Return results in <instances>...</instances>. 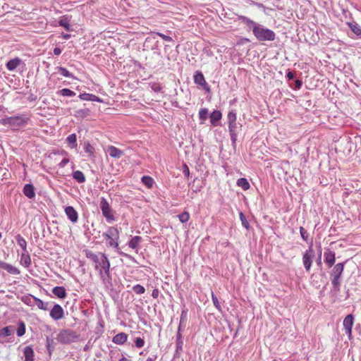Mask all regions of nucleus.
I'll list each match as a JSON object with an SVG mask.
<instances>
[{
  "mask_svg": "<svg viewBox=\"0 0 361 361\" xmlns=\"http://www.w3.org/2000/svg\"><path fill=\"white\" fill-rule=\"evenodd\" d=\"M86 257L94 263V268L99 271L101 279H104V275L109 276L110 262L105 254L96 255L87 251Z\"/></svg>",
  "mask_w": 361,
  "mask_h": 361,
  "instance_id": "1",
  "label": "nucleus"
},
{
  "mask_svg": "<svg viewBox=\"0 0 361 361\" xmlns=\"http://www.w3.org/2000/svg\"><path fill=\"white\" fill-rule=\"evenodd\" d=\"M252 33L258 41H274L276 33L271 29L257 23L253 28Z\"/></svg>",
  "mask_w": 361,
  "mask_h": 361,
  "instance_id": "2",
  "label": "nucleus"
},
{
  "mask_svg": "<svg viewBox=\"0 0 361 361\" xmlns=\"http://www.w3.org/2000/svg\"><path fill=\"white\" fill-rule=\"evenodd\" d=\"M29 118L23 114L20 116L6 117L2 118L0 123L4 125L11 128L14 130H17L27 124Z\"/></svg>",
  "mask_w": 361,
  "mask_h": 361,
  "instance_id": "3",
  "label": "nucleus"
},
{
  "mask_svg": "<svg viewBox=\"0 0 361 361\" xmlns=\"http://www.w3.org/2000/svg\"><path fill=\"white\" fill-rule=\"evenodd\" d=\"M345 263L344 262L335 264L330 273L331 284L334 290L336 292L340 291L341 277L344 270Z\"/></svg>",
  "mask_w": 361,
  "mask_h": 361,
  "instance_id": "4",
  "label": "nucleus"
},
{
  "mask_svg": "<svg viewBox=\"0 0 361 361\" xmlns=\"http://www.w3.org/2000/svg\"><path fill=\"white\" fill-rule=\"evenodd\" d=\"M79 335L73 330L63 329L57 334L56 340L63 344H69L75 342Z\"/></svg>",
  "mask_w": 361,
  "mask_h": 361,
  "instance_id": "5",
  "label": "nucleus"
},
{
  "mask_svg": "<svg viewBox=\"0 0 361 361\" xmlns=\"http://www.w3.org/2000/svg\"><path fill=\"white\" fill-rule=\"evenodd\" d=\"M103 237L108 241L109 246L118 249L119 231L117 228L109 227L107 231L103 233Z\"/></svg>",
  "mask_w": 361,
  "mask_h": 361,
  "instance_id": "6",
  "label": "nucleus"
},
{
  "mask_svg": "<svg viewBox=\"0 0 361 361\" xmlns=\"http://www.w3.org/2000/svg\"><path fill=\"white\" fill-rule=\"evenodd\" d=\"M100 209L103 216L106 219L109 223L115 220L113 210L111 209L108 201L104 197L101 198Z\"/></svg>",
  "mask_w": 361,
  "mask_h": 361,
  "instance_id": "7",
  "label": "nucleus"
},
{
  "mask_svg": "<svg viewBox=\"0 0 361 361\" xmlns=\"http://www.w3.org/2000/svg\"><path fill=\"white\" fill-rule=\"evenodd\" d=\"M314 257V251L312 248V245H310L307 250L302 256V262L303 265L305 267V269L307 271H309L310 270L312 264V259Z\"/></svg>",
  "mask_w": 361,
  "mask_h": 361,
  "instance_id": "8",
  "label": "nucleus"
},
{
  "mask_svg": "<svg viewBox=\"0 0 361 361\" xmlns=\"http://www.w3.org/2000/svg\"><path fill=\"white\" fill-rule=\"evenodd\" d=\"M241 128V125L237 122L228 123V130L231 136L233 147H235L237 136L239 129Z\"/></svg>",
  "mask_w": 361,
  "mask_h": 361,
  "instance_id": "9",
  "label": "nucleus"
},
{
  "mask_svg": "<svg viewBox=\"0 0 361 361\" xmlns=\"http://www.w3.org/2000/svg\"><path fill=\"white\" fill-rule=\"evenodd\" d=\"M50 317L54 320H60L64 317V310L58 304L54 305L50 311Z\"/></svg>",
  "mask_w": 361,
  "mask_h": 361,
  "instance_id": "10",
  "label": "nucleus"
},
{
  "mask_svg": "<svg viewBox=\"0 0 361 361\" xmlns=\"http://www.w3.org/2000/svg\"><path fill=\"white\" fill-rule=\"evenodd\" d=\"M194 82L195 83L202 86L207 92L210 91L209 86L206 82L203 74L200 71H196L194 75Z\"/></svg>",
  "mask_w": 361,
  "mask_h": 361,
  "instance_id": "11",
  "label": "nucleus"
},
{
  "mask_svg": "<svg viewBox=\"0 0 361 361\" xmlns=\"http://www.w3.org/2000/svg\"><path fill=\"white\" fill-rule=\"evenodd\" d=\"M354 317L353 314H348L343 319V326L345 331V333L350 336L352 334V327L353 325Z\"/></svg>",
  "mask_w": 361,
  "mask_h": 361,
  "instance_id": "12",
  "label": "nucleus"
},
{
  "mask_svg": "<svg viewBox=\"0 0 361 361\" xmlns=\"http://www.w3.org/2000/svg\"><path fill=\"white\" fill-rule=\"evenodd\" d=\"M65 213L68 218L73 222L76 223L78 219V214L76 210L71 206L65 208Z\"/></svg>",
  "mask_w": 361,
  "mask_h": 361,
  "instance_id": "13",
  "label": "nucleus"
},
{
  "mask_svg": "<svg viewBox=\"0 0 361 361\" xmlns=\"http://www.w3.org/2000/svg\"><path fill=\"white\" fill-rule=\"evenodd\" d=\"M324 261L329 267H331L336 261L335 252L327 250L324 254Z\"/></svg>",
  "mask_w": 361,
  "mask_h": 361,
  "instance_id": "14",
  "label": "nucleus"
},
{
  "mask_svg": "<svg viewBox=\"0 0 361 361\" xmlns=\"http://www.w3.org/2000/svg\"><path fill=\"white\" fill-rule=\"evenodd\" d=\"M0 268L6 270L9 274L13 275H17L20 274V270L18 268L2 261H0Z\"/></svg>",
  "mask_w": 361,
  "mask_h": 361,
  "instance_id": "15",
  "label": "nucleus"
},
{
  "mask_svg": "<svg viewBox=\"0 0 361 361\" xmlns=\"http://www.w3.org/2000/svg\"><path fill=\"white\" fill-rule=\"evenodd\" d=\"M106 152L109 154L110 157L113 158H121L123 154V152L119 149L118 148L114 147V146H109L106 148Z\"/></svg>",
  "mask_w": 361,
  "mask_h": 361,
  "instance_id": "16",
  "label": "nucleus"
},
{
  "mask_svg": "<svg viewBox=\"0 0 361 361\" xmlns=\"http://www.w3.org/2000/svg\"><path fill=\"white\" fill-rule=\"evenodd\" d=\"M128 335L126 333H119L114 336L112 341L118 345L125 343L127 341Z\"/></svg>",
  "mask_w": 361,
  "mask_h": 361,
  "instance_id": "17",
  "label": "nucleus"
},
{
  "mask_svg": "<svg viewBox=\"0 0 361 361\" xmlns=\"http://www.w3.org/2000/svg\"><path fill=\"white\" fill-rule=\"evenodd\" d=\"M210 122L212 126H216L217 122L221 120L222 114L220 111L214 110L210 114Z\"/></svg>",
  "mask_w": 361,
  "mask_h": 361,
  "instance_id": "18",
  "label": "nucleus"
},
{
  "mask_svg": "<svg viewBox=\"0 0 361 361\" xmlns=\"http://www.w3.org/2000/svg\"><path fill=\"white\" fill-rule=\"evenodd\" d=\"M238 19L239 20H241L245 24H246V25L249 27V29H252V30H253V28L258 23L253 21L252 20L250 19L249 18H247L245 16H238Z\"/></svg>",
  "mask_w": 361,
  "mask_h": 361,
  "instance_id": "19",
  "label": "nucleus"
},
{
  "mask_svg": "<svg viewBox=\"0 0 361 361\" xmlns=\"http://www.w3.org/2000/svg\"><path fill=\"white\" fill-rule=\"evenodd\" d=\"M23 192L28 198H33L35 196L34 187L32 184H26L23 188Z\"/></svg>",
  "mask_w": 361,
  "mask_h": 361,
  "instance_id": "20",
  "label": "nucleus"
},
{
  "mask_svg": "<svg viewBox=\"0 0 361 361\" xmlns=\"http://www.w3.org/2000/svg\"><path fill=\"white\" fill-rule=\"evenodd\" d=\"M25 356L24 361H33L34 360V351L30 346H26L23 350Z\"/></svg>",
  "mask_w": 361,
  "mask_h": 361,
  "instance_id": "21",
  "label": "nucleus"
},
{
  "mask_svg": "<svg viewBox=\"0 0 361 361\" xmlns=\"http://www.w3.org/2000/svg\"><path fill=\"white\" fill-rule=\"evenodd\" d=\"M20 63H21V59H20L18 57L15 58L13 59L10 60L9 61H8V63H6V68L9 71H13L20 65Z\"/></svg>",
  "mask_w": 361,
  "mask_h": 361,
  "instance_id": "22",
  "label": "nucleus"
},
{
  "mask_svg": "<svg viewBox=\"0 0 361 361\" xmlns=\"http://www.w3.org/2000/svg\"><path fill=\"white\" fill-rule=\"evenodd\" d=\"M52 293L59 298H64L66 296V289L62 286L54 287Z\"/></svg>",
  "mask_w": 361,
  "mask_h": 361,
  "instance_id": "23",
  "label": "nucleus"
},
{
  "mask_svg": "<svg viewBox=\"0 0 361 361\" xmlns=\"http://www.w3.org/2000/svg\"><path fill=\"white\" fill-rule=\"evenodd\" d=\"M79 97L82 100L85 101H92V102H101V99L96 95L88 94V93H82L79 95Z\"/></svg>",
  "mask_w": 361,
  "mask_h": 361,
  "instance_id": "24",
  "label": "nucleus"
},
{
  "mask_svg": "<svg viewBox=\"0 0 361 361\" xmlns=\"http://www.w3.org/2000/svg\"><path fill=\"white\" fill-rule=\"evenodd\" d=\"M20 263L25 267H28L31 264V259L28 252H23L20 257Z\"/></svg>",
  "mask_w": 361,
  "mask_h": 361,
  "instance_id": "25",
  "label": "nucleus"
},
{
  "mask_svg": "<svg viewBox=\"0 0 361 361\" xmlns=\"http://www.w3.org/2000/svg\"><path fill=\"white\" fill-rule=\"evenodd\" d=\"M14 332V327L12 326H6L0 330V337H6L12 335Z\"/></svg>",
  "mask_w": 361,
  "mask_h": 361,
  "instance_id": "26",
  "label": "nucleus"
},
{
  "mask_svg": "<svg viewBox=\"0 0 361 361\" xmlns=\"http://www.w3.org/2000/svg\"><path fill=\"white\" fill-rule=\"evenodd\" d=\"M34 300L35 305L40 310H49V303L44 302L42 300L34 297Z\"/></svg>",
  "mask_w": 361,
  "mask_h": 361,
  "instance_id": "27",
  "label": "nucleus"
},
{
  "mask_svg": "<svg viewBox=\"0 0 361 361\" xmlns=\"http://www.w3.org/2000/svg\"><path fill=\"white\" fill-rule=\"evenodd\" d=\"M73 177L79 183H82L85 181V176L84 173L80 171H75L73 173Z\"/></svg>",
  "mask_w": 361,
  "mask_h": 361,
  "instance_id": "28",
  "label": "nucleus"
},
{
  "mask_svg": "<svg viewBox=\"0 0 361 361\" xmlns=\"http://www.w3.org/2000/svg\"><path fill=\"white\" fill-rule=\"evenodd\" d=\"M142 238L140 236H135L131 238L128 243V245L132 249H137L140 243L141 242Z\"/></svg>",
  "mask_w": 361,
  "mask_h": 361,
  "instance_id": "29",
  "label": "nucleus"
},
{
  "mask_svg": "<svg viewBox=\"0 0 361 361\" xmlns=\"http://www.w3.org/2000/svg\"><path fill=\"white\" fill-rule=\"evenodd\" d=\"M237 185L247 190L250 188V185L248 180L245 178H240L237 180Z\"/></svg>",
  "mask_w": 361,
  "mask_h": 361,
  "instance_id": "30",
  "label": "nucleus"
},
{
  "mask_svg": "<svg viewBox=\"0 0 361 361\" xmlns=\"http://www.w3.org/2000/svg\"><path fill=\"white\" fill-rule=\"evenodd\" d=\"M350 30L357 36H361V27L355 23H347Z\"/></svg>",
  "mask_w": 361,
  "mask_h": 361,
  "instance_id": "31",
  "label": "nucleus"
},
{
  "mask_svg": "<svg viewBox=\"0 0 361 361\" xmlns=\"http://www.w3.org/2000/svg\"><path fill=\"white\" fill-rule=\"evenodd\" d=\"M16 241L18 245L22 248L23 251L27 252V243L25 240L20 235L16 236Z\"/></svg>",
  "mask_w": 361,
  "mask_h": 361,
  "instance_id": "32",
  "label": "nucleus"
},
{
  "mask_svg": "<svg viewBox=\"0 0 361 361\" xmlns=\"http://www.w3.org/2000/svg\"><path fill=\"white\" fill-rule=\"evenodd\" d=\"M69 19L67 16H63L59 21V24L60 26L64 27L66 30H70V24Z\"/></svg>",
  "mask_w": 361,
  "mask_h": 361,
  "instance_id": "33",
  "label": "nucleus"
},
{
  "mask_svg": "<svg viewBox=\"0 0 361 361\" xmlns=\"http://www.w3.org/2000/svg\"><path fill=\"white\" fill-rule=\"evenodd\" d=\"M66 141L71 145V148H75L77 147V139L75 134L73 133L68 135L66 138Z\"/></svg>",
  "mask_w": 361,
  "mask_h": 361,
  "instance_id": "34",
  "label": "nucleus"
},
{
  "mask_svg": "<svg viewBox=\"0 0 361 361\" xmlns=\"http://www.w3.org/2000/svg\"><path fill=\"white\" fill-rule=\"evenodd\" d=\"M208 117V109L206 108L201 109L199 111V118L201 121L200 123H204Z\"/></svg>",
  "mask_w": 361,
  "mask_h": 361,
  "instance_id": "35",
  "label": "nucleus"
},
{
  "mask_svg": "<svg viewBox=\"0 0 361 361\" xmlns=\"http://www.w3.org/2000/svg\"><path fill=\"white\" fill-rule=\"evenodd\" d=\"M142 182L148 188H151L153 185L154 180L149 176H143Z\"/></svg>",
  "mask_w": 361,
  "mask_h": 361,
  "instance_id": "36",
  "label": "nucleus"
},
{
  "mask_svg": "<svg viewBox=\"0 0 361 361\" xmlns=\"http://www.w3.org/2000/svg\"><path fill=\"white\" fill-rule=\"evenodd\" d=\"M25 333V325L23 322H20L17 329V335L20 337Z\"/></svg>",
  "mask_w": 361,
  "mask_h": 361,
  "instance_id": "37",
  "label": "nucleus"
},
{
  "mask_svg": "<svg viewBox=\"0 0 361 361\" xmlns=\"http://www.w3.org/2000/svg\"><path fill=\"white\" fill-rule=\"evenodd\" d=\"M57 70L59 73L64 77L73 78V75L66 68L63 67H57Z\"/></svg>",
  "mask_w": 361,
  "mask_h": 361,
  "instance_id": "38",
  "label": "nucleus"
},
{
  "mask_svg": "<svg viewBox=\"0 0 361 361\" xmlns=\"http://www.w3.org/2000/svg\"><path fill=\"white\" fill-rule=\"evenodd\" d=\"M239 216H240V219L241 221V223L243 224V226L246 228V229H249L250 228V224L246 219V216H245V214L243 213V212H240L239 214Z\"/></svg>",
  "mask_w": 361,
  "mask_h": 361,
  "instance_id": "39",
  "label": "nucleus"
},
{
  "mask_svg": "<svg viewBox=\"0 0 361 361\" xmlns=\"http://www.w3.org/2000/svg\"><path fill=\"white\" fill-rule=\"evenodd\" d=\"M227 117H228V123L236 122L237 116H236L235 110H232V111H229Z\"/></svg>",
  "mask_w": 361,
  "mask_h": 361,
  "instance_id": "40",
  "label": "nucleus"
},
{
  "mask_svg": "<svg viewBox=\"0 0 361 361\" xmlns=\"http://www.w3.org/2000/svg\"><path fill=\"white\" fill-rule=\"evenodd\" d=\"M61 94L63 95V96H65V97H73V96H75V93L68 89V88H64V89H62L61 91Z\"/></svg>",
  "mask_w": 361,
  "mask_h": 361,
  "instance_id": "41",
  "label": "nucleus"
},
{
  "mask_svg": "<svg viewBox=\"0 0 361 361\" xmlns=\"http://www.w3.org/2000/svg\"><path fill=\"white\" fill-rule=\"evenodd\" d=\"M133 290L135 293L139 294V295L144 293L145 291V288L142 286L139 285V284L134 286L133 287Z\"/></svg>",
  "mask_w": 361,
  "mask_h": 361,
  "instance_id": "42",
  "label": "nucleus"
},
{
  "mask_svg": "<svg viewBox=\"0 0 361 361\" xmlns=\"http://www.w3.org/2000/svg\"><path fill=\"white\" fill-rule=\"evenodd\" d=\"M300 233L301 238L305 241L307 242L308 240V237H309V234H308L307 231L302 226H300Z\"/></svg>",
  "mask_w": 361,
  "mask_h": 361,
  "instance_id": "43",
  "label": "nucleus"
},
{
  "mask_svg": "<svg viewBox=\"0 0 361 361\" xmlns=\"http://www.w3.org/2000/svg\"><path fill=\"white\" fill-rule=\"evenodd\" d=\"M212 302H213L214 305L216 307V309L220 310H221V305L219 303V301L217 297L213 293H212Z\"/></svg>",
  "mask_w": 361,
  "mask_h": 361,
  "instance_id": "44",
  "label": "nucleus"
},
{
  "mask_svg": "<svg viewBox=\"0 0 361 361\" xmlns=\"http://www.w3.org/2000/svg\"><path fill=\"white\" fill-rule=\"evenodd\" d=\"M134 342H135V346L138 348H141L145 345V341L141 338H136Z\"/></svg>",
  "mask_w": 361,
  "mask_h": 361,
  "instance_id": "45",
  "label": "nucleus"
},
{
  "mask_svg": "<svg viewBox=\"0 0 361 361\" xmlns=\"http://www.w3.org/2000/svg\"><path fill=\"white\" fill-rule=\"evenodd\" d=\"M182 172L183 173V174L188 177L189 175H190V171H189V168L188 166L186 165V164H183L182 165Z\"/></svg>",
  "mask_w": 361,
  "mask_h": 361,
  "instance_id": "46",
  "label": "nucleus"
},
{
  "mask_svg": "<svg viewBox=\"0 0 361 361\" xmlns=\"http://www.w3.org/2000/svg\"><path fill=\"white\" fill-rule=\"evenodd\" d=\"M302 82L301 80L300 79H296L295 81H294V88L295 90H299L302 87Z\"/></svg>",
  "mask_w": 361,
  "mask_h": 361,
  "instance_id": "47",
  "label": "nucleus"
},
{
  "mask_svg": "<svg viewBox=\"0 0 361 361\" xmlns=\"http://www.w3.org/2000/svg\"><path fill=\"white\" fill-rule=\"evenodd\" d=\"M94 148L90 143L85 144V151L87 153L92 154L93 153Z\"/></svg>",
  "mask_w": 361,
  "mask_h": 361,
  "instance_id": "48",
  "label": "nucleus"
},
{
  "mask_svg": "<svg viewBox=\"0 0 361 361\" xmlns=\"http://www.w3.org/2000/svg\"><path fill=\"white\" fill-rule=\"evenodd\" d=\"M190 215L188 212H182V223L186 222L188 221Z\"/></svg>",
  "mask_w": 361,
  "mask_h": 361,
  "instance_id": "49",
  "label": "nucleus"
},
{
  "mask_svg": "<svg viewBox=\"0 0 361 361\" xmlns=\"http://www.w3.org/2000/svg\"><path fill=\"white\" fill-rule=\"evenodd\" d=\"M68 162H69V159L68 158H64L59 164V166L60 168H63Z\"/></svg>",
  "mask_w": 361,
  "mask_h": 361,
  "instance_id": "50",
  "label": "nucleus"
},
{
  "mask_svg": "<svg viewBox=\"0 0 361 361\" xmlns=\"http://www.w3.org/2000/svg\"><path fill=\"white\" fill-rule=\"evenodd\" d=\"M152 89L153 91L158 92L161 91V87L160 86L159 84H153L152 85Z\"/></svg>",
  "mask_w": 361,
  "mask_h": 361,
  "instance_id": "51",
  "label": "nucleus"
},
{
  "mask_svg": "<svg viewBox=\"0 0 361 361\" xmlns=\"http://www.w3.org/2000/svg\"><path fill=\"white\" fill-rule=\"evenodd\" d=\"M286 78L288 80H293L295 78L294 73L289 71L286 74Z\"/></svg>",
  "mask_w": 361,
  "mask_h": 361,
  "instance_id": "52",
  "label": "nucleus"
},
{
  "mask_svg": "<svg viewBox=\"0 0 361 361\" xmlns=\"http://www.w3.org/2000/svg\"><path fill=\"white\" fill-rule=\"evenodd\" d=\"M159 290L157 288L154 289L152 293V296L154 298H157L159 297Z\"/></svg>",
  "mask_w": 361,
  "mask_h": 361,
  "instance_id": "53",
  "label": "nucleus"
},
{
  "mask_svg": "<svg viewBox=\"0 0 361 361\" xmlns=\"http://www.w3.org/2000/svg\"><path fill=\"white\" fill-rule=\"evenodd\" d=\"M180 338V322L179 323L177 328V341Z\"/></svg>",
  "mask_w": 361,
  "mask_h": 361,
  "instance_id": "54",
  "label": "nucleus"
},
{
  "mask_svg": "<svg viewBox=\"0 0 361 361\" xmlns=\"http://www.w3.org/2000/svg\"><path fill=\"white\" fill-rule=\"evenodd\" d=\"M61 53V49L59 47H55L54 49V54L55 55H59Z\"/></svg>",
  "mask_w": 361,
  "mask_h": 361,
  "instance_id": "55",
  "label": "nucleus"
},
{
  "mask_svg": "<svg viewBox=\"0 0 361 361\" xmlns=\"http://www.w3.org/2000/svg\"><path fill=\"white\" fill-rule=\"evenodd\" d=\"M255 6H257L259 8H264V9L265 8V6H264V4L262 3H259V2H256Z\"/></svg>",
  "mask_w": 361,
  "mask_h": 361,
  "instance_id": "56",
  "label": "nucleus"
},
{
  "mask_svg": "<svg viewBox=\"0 0 361 361\" xmlns=\"http://www.w3.org/2000/svg\"><path fill=\"white\" fill-rule=\"evenodd\" d=\"M317 265L319 266H321L322 265V259H321V256L319 257V258L317 259Z\"/></svg>",
  "mask_w": 361,
  "mask_h": 361,
  "instance_id": "57",
  "label": "nucleus"
},
{
  "mask_svg": "<svg viewBox=\"0 0 361 361\" xmlns=\"http://www.w3.org/2000/svg\"><path fill=\"white\" fill-rule=\"evenodd\" d=\"M118 361H132L130 359H128L125 357H123L122 358H121Z\"/></svg>",
  "mask_w": 361,
  "mask_h": 361,
  "instance_id": "58",
  "label": "nucleus"
},
{
  "mask_svg": "<svg viewBox=\"0 0 361 361\" xmlns=\"http://www.w3.org/2000/svg\"><path fill=\"white\" fill-rule=\"evenodd\" d=\"M249 4L251 5V6H255L256 1H252V0H250L249 1Z\"/></svg>",
  "mask_w": 361,
  "mask_h": 361,
  "instance_id": "59",
  "label": "nucleus"
},
{
  "mask_svg": "<svg viewBox=\"0 0 361 361\" xmlns=\"http://www.w3.org/2000/svg\"><path fill=\"white\" fill-rule=\"evenodd\" d=\"M156 360V357H149L147 359L146 361H155Z\"/></svg>",
  "mask_w": 361,
  "mask_h": 361,
  "instance_id": "60",
  "label": "nucleus"
},
{
  "mask_svg": "<svg viewBox=\"0 0 361 361\" xmlns=\"http://www.w3.org/2000/svg\"><path fill=\"white\" fill-rule=\"evenodd\" d=\"M63 37L64 39H68L70 38L71 35L69 34H64Z\"/></svg>",
  "mask_w": 361,
  "mask_h": 361,
  "instance_id": "61",
  "label": "nucleus"
},
{
  "mask_svg": "<svg viewBox=\"0 0 361 361\" xmlns=\"http://www.w3.org/2000/svg\"><path fill=\"white\" fill-rule=\"evenodd\" d=\"M178 350H177V351H176V354H175V355H174L173 361H175V360H176V358H178Z\"/></svg>",
  "mask_w": 361,
  "mask_h": 361,
  "instance_id": "62",
  "label": "nucleus"
},
{
  "mask_svg": "<svg viewBox=\"0 0 361 361\" xmlns=\"http://www.w3.org/2000/svg\"><path fill=\"white\" fill-rule=\"evenodd\" d=\"M312 283H314V285H316V286H320L319 284H318V283H317V282H315V281H314V280H312Z\"/></svg>",
  "mask_w": 361,
  "mask_h": 361,
  "instance_id": "63",
  "label": "nucleus"
},
{
  "mask_svg": "<svg viewBox=\"0 0 361 361\" xmlns=\"http://www.w3.org/2000/svg\"><path fill=\"white\" fill-rule=\"evenodd\" d=\"M177 217L180 220V214H178Z\"/></svg>",
  "mask_w": 361,
  "mask_h": 361,
  "instance_id": "64",
  "label": "nucleus"
}]
</instances>
